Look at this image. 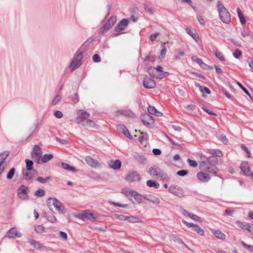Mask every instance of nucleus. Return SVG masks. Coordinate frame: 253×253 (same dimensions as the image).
Wrapping results in <instances>:
<instances>
[{"mask_svg":"<svg viewBox=\"0 0 253 253\" xmlns=\"http://www.w3.org/2000/svg\"><path fill=\"white\" fill-rule=\"evenodd\" d=\"M42 155V151L41 147L38 145H35L31 153L33 160L38 164H41V157Z\"/></svg>","mask_w":253,"mask_h":253,"instance_id":"nucleus-3","label":"nucleus"},{"mask_svg":"<svg viewBox=\"0 0 253 253\" xmlns=\"http://www.w3.org/2000/svg\"><path fill=\"white\" fill-rule=\"evenodd\" d=\"M184 54V51L178 49L177 53L173 56V58L175 60H179L181 57H182Z\"/></svg>","mask_w":253,"mask_h":253,"instance_id":"nucleus-36","label":"nucleus"},{"mask_svg":"<svg viewBox=\"0 0 253 253\" xmlns=\"http://www.w3.org/2000/svg\"><path fill=\"white\" fill-rule=\"evenodd\" d=\"M46 218L48 221L54 223L56 221V218L55 216L51 213L46 214Z\"/></svg>","mask_w":253,"mask_h":253,"instance_id":"nucleus-43","label":"nucleus"},{"mask_svg":"<svg viewBox=\"0 0 253 253\" xmlns=\"http://www.w3.org/2000/svg\"><path fill=\"white\" fill-rule=\"evenodd\" d=\"M122 193L128 199L132 200V195L135 193V191H134L129 188L125 187L122 189Z\"/></svg>","mask_w":253,"mask_h":253,"instance_id":"nucleus-15","label":"nucleus"},{"mask_svg":"<svg viewBox=\"0 0 253 253\" xmlns=\"http://www.w3.org/2000/svg\"><path fill=\"white\" fill-rule=\"evenodd\" d=\"M26 167H27V170L28 171H30L33 169V162L32 161L30 160L29 159H26L25 160Z\"/></svg>","mask_w":253,"mask_h":253,"instance_id":"nucleus-41","label":"nucleus"},{"mask_svg":"<svg viewBox=\"0 0 253 253\" xmlns=\"http://www.w3.org/2000/svg\"><path fill=\"white\" fill-rule=\"evenodd\" d=\"M21 234L15 228H12L6 233V236L9 238L15 239L21 236Z\"/></svg>","mask_w":253,"mask_h":253,"instance_id":"nucleus-10","label":"nucleus"},{"mask_svg":"<svg viewBox=\"0 0 253 253\" xmlns=\"http://www.w3.org/2000/svg\"><path fill=\"white\" fill-rule=\"evenodd\" d=\"M142 123L145 125H151L154 123L153 118L149 114L141 115L140 117Z\"/></svg>","mask_w":253,"mask_h":253,"instance_id":"nucleus-8","label":"nucleus"},{"mask_svg":"<svg viewBox=\"0 0 253 253\" xmlns=\"http://www.w3.org/2000/svg\"><path fill=\"white\" fill-rule=\"evenodd\" d=\"M62 167L64 169L68 170H70V171H72L74 172L77 171V170L75 167H72V166H70L69 164L65 163H62Z\"/></svg>","mask_w":253,"mask_h":253,"instance_id":"nucleus-34","label":"nucleus"},{"mask_svg":"<svg viewBox=\"0 0 253 253\" xmlns=\"http://www.w3.org/2000/svg\"><path fill=\"white\" fill-rule=\"evenodd\" d=\"M15 169L14 168H11L9 171L8 172L6 175V178L7 179H11L13 178L15 172Z\"/></svg>","mask_w":253,"mask_h":253,"instance_id":"nucleus-40","label":"nucleus"},{"mask_svg":"<svg viewBox=\"0 0 253 253\" xmlns=\"http://www.w3.org/2000/svg\"><path fill=\"white\" fill-rule=\"evenodd\" d=\"M83 216L84 218H87L90 220H94L95 217L92 213L85 212L83 214Z\"/></svg>","mask_w":253,"mask_h":253,"instance_id":"nucleus-49","label":"nucleus"},{"mask_svg":"<svg viewBox=\"0 0 253 253\" xmlns=\"http://www.w3.org/2000/svg\"><path fill=\"white\" fill-rule=\"evenodd\" d=\"M29 192V188L24 185H21L17 190V193L18 195H21L23 194H28Z\"/></svg>","mask_w":253,"mask_h":253,"instance_id":"nucleus-27","label":"nucleus"},{"mask_svg":"<svg viewBox=\"0 0 253 253\" xmlns=\"http://www.w3.org/2000/svg\"><path fill=\"white\" fill-rule=\"evenodd\" d=\"M217 8L220 19L225 23L228 24L231 21L230 14L220 1H218Z\"/></svg>","mask_w":253,"mask_h":253,"instance_id":"nucleus-2","label":"nucleus"},{"mask_svg":"<svg viewBox=\"0 0 253 253\" xmlns=\"http://www.w3.org/2000/svg\"><path fill=\"white\" fill-rule=\"evenodd\" d=\"M79 116H83V115H86L87 116V117H90V114L87 112L86 111H84V110H80L79 111Z\"/></svg>","mask_w":253,"mask_h":253,"instance_id":"nucleus-59","label":"nucleus"},{"mask_svg":"<svg viewBox=\"0 0 253 253\" xmlns=\"http://www.w3.org/2000/svg\"><path fill=\"white\" fill-rule=\"evenodd\" d=\"M28 242L30 244L31 246L36 249H40L42 248V245H41L39 242L32 239L28 238Z\"/></svg>","mask_w":253,"mask_h":253,"instance_id":"nucleus-22","label":"nucleus"},{"mask_svg":"<svg viewBox=\"0 0 253 253\" xmlns=\"http://www.w3.org/2000/svg\"><path fill=\"white\" fill-rule=\"evenodd\" d=\"M128 24V20L124 19H122L117 25L115 27V30L116 32H120L121 31L124 30L125 27Z\"/></svg>","mask_w":253,"mask_h":253,"instance_id":"nucleus-17","label":"nucleus"},{"mask_svg":"<svg viewBox=\"0 0 253 253\" xmlns=\"http://www.w3.org/2000/svg\"><path fill=\"white\" fill-rule=\"evenodd\" d=\"M200 168L203 170H205L209 173L215 174L217 172L218 169L213 165L211 164H203L202 162L200 164Z\"/></svg>","mask_w":253,"mask_h":253,"instance_id":"nucleus-7","label":"nucleus"},{"mask_svg":"<svg viewBox=\"0 0 253 253\" xmlns=\"http://www.w3.org/2000/svg\"><path fill=\"white\" fill-rule=\"evenodd\" d=\"M86 163L90 167L94 168H99L100 166V164L99 162L92 158L91 156H86L85 159Z\"/></svg>","mask_w":253,"mask_h":253,"instance_id":"nucleus-9","label":"nucleus"},{"mask_svg":"<svg viewBox=\"0 0 253 253\" xmlns=\"http://www.w3.org/2000/svg\"><path fill=\"white\" fill-rule=\"evenodd\" d=\"M35 231L38 233H42L44 232V228L43 226L39 225L35 227Z\"/></svg>","mask_w":253,"mask_h":253,"instance_id":"nucleus-47","label":"nucleus"},{"mask_svg":"<svg viewBox=\"0 0 253 253\" xmlns=\"http://www.w3.org/2000/svg\"><path fill=\"white\" fill-rule=\"evenodd\" d=\"M197 176L199 180L204 182H207L211 179V177L209 174L203 172H198Z\"/></svg>","mask_w":253,"mask_h":253,"instance_id":"nucleus-19","label":"nucleus"},{"mask_svg":"<svg viewBox=\"0 0 253 253\" xmlns=\"http://www.w3.org/2000/svg\"><path fill=\"white\" fill-rule=\"evenodd\" d=\"M214 53L215 56L219 59L220 61H224V57L222 54V53L218 51L217 49L214 50Z\"/></svg>","mask_w":253,"mask_h":253,"instance_id":"nucleus-38","label":"nucleus"},{"mask_svg":"<svg viewBox=\"0 0 253 253\" xmlns=\"http://www.w3.org/2000/svg\"><path fill=\"white\" fill-rule=\"evenodd\" d=\"M80 65L81 62H78L77 60H75L73 59L70 64V68L72 69V70H74L75 69L78 68Z\"/></svg>","mask_w":253,"mask_h":253,"instance_id":"nucleus-35","label":"nucleus"},{"mask_svg":"<svg viewBox=\"0 0 253 253\" xmlns=\"http://www.w3.org/2000/svg\"><path fill=\"white\" fill-rule=\"evenodd\" d=\"M45 195V191L44 190L42 189H39L35 192V195L39 197H42L43 196Z\"/></svg>","mask_w":253,"mask_h":253,"instance_id":"nucleus-46","label":"nucleus"},{"mask_svg":"<svg viewBox=\"0 0 253 253\" xmlns=\"http://www.w3.org/2000/svg\"><path fill=\"white\" fill-rule=\"evenodd\" d=\"M143 84L146 88H153L156 86L154 81L149 77H145L144 79Z\"/></svg>","mask_w":253,"mask_h":253,"instance_id":"nucleus-13","label":"nucleus"},{"mask_svg":"<svg viewBox=\"0 0 253 253\" xmlns=\"http://www.w3.org/2000/svg\"><path fill=\"white\" fill-rule=\"evenodd\" d=\"M92 59L93 61L95 62H98L101 61L100 57L97 54H95L94 55H93L92 57Z\"/></svg>","mask_w":253,"mask_h":253,"instance_id":"nucleus-62","label":"nucleus"},{"mask_svg":"<svg viewBox=\"0 0 253 253\" xmlns=\"http://www.w3.org/2000/svg\"><path fill=\"white\" fill-rule=\"evenodd\" d=\"M140 176L136 171L129 172L126 177V180L132 182L140 179Z\"/></svg>","mask_w":253,"mask_h":253,"instance_id":"nucleus-11","label":"nucleus"},{"mask_svg":"<svg viewBox=\"0 0 253 253\" xmlns=\"http://www.w3.org/2000/svg\"><path fill=\"white\" fill-rule=\"evenodd\" d=\"M147 139V135L146 133H144L143 132L141 133V136L139 138V141L140 142L142 143L143 140H146Z\"/></svg>","mask_w":253,"mask_h":253,"instance_id":"nucleus-63","label":"nucleus"},{"mask_svg":"<svg viewBox=\"0 0 253 253\" xmlns=\"http://www.w3.org/2000/svg\"><path fill=\"white\" fill-rule=\"evenodd\" d=\"M143 198L151 202L152 203L155 204H158L160 203V200L158 198L155 197L154 195L152 194H146L144 195Z\"/></svg>","mask_w":253,"mask_h":253,"instance_id":"nucleus-20","label":"nucleus"},{"mask_svg":"<svg viewBox=\"0 0 253 253\" xmlns=\"http://www.w3.org/2000/svg\"><path fill=\"white\" fill-rule=\"evenodd\" d=\"M186 32L190 35L195 41L198 42L199 40V37L196 32H194L190 28L185 29Z\"/></svg>","mask_w":253,"mask_h":253,"instance_id":"nucleus-26","label":"nucleus"},{"mask_svg":"<svg viewBox=\"0 0 253 253\" xmlns=\"http://www.w3.org/2000/svg\"><path fill=\"white\" fill-rule=\"evenodd\" d=\"M214 235L217 238L223 240L225 239V236L221 231L216 230L214 232Z\"/></svg>","mask_w":253,"mask_h":253,"instance_id":"nucleus-39","label":"nucleus"},{"mask_svg":"<svg viewBox=\"0 0 253 253\" xmlns=\"http://www.w3.org/2000/svg\"><path fill=\"white\" fill-rule=\"evenodd\" d=\"M119 219L120 220H126L130 222L135 223L139 222V218L138 217L131 216H125L124 215H120L119 216Z\"/></svg>","mask_w":253,"mask_h":253,"instance_id":"nucleus-14","label":"nucleus"},{"mask_svg":"<svg viewBox=\"0 0 253 253\" xmlns=\"http://www.w3.org/2000/svg\"><path fill=\"white\" fill-rule=\"evenodd\" d=\"M176 186H170L169 188V191L170 193L173 194V195L176 196H180L178 194V193L176 191Z\"/></svg>","mask_w":253,"mask_h":253,"instance_id":"nucleus-45","label":"nucleus"},{"mask_svg":"<svg viewBox=\"0 0 253 253\" xmlns=\"http://www.w3.org/2000/svg\"><path fill=\"white\" fill-rule=\"evenodd\" d=\"M187 173H188V170H184V169H182V170H179L176 172V174L178 175V176H185Z\"/></svg>","mask_w":253,"mask_h":253,"instance_id":"nucleus-56","label":"nucleus"},{"mask_svg":"<svg viewBox=\"0 0 253 253\" xmlns=\"http://www.w3.org/2000/svg\"><path fill=\"white\" fill-rule=\"evenodd\" d=\"M161 169L157 166L150 167L148 169V173L152 177L157 176Z\"/></svg>","mask_w":253,"mask_h":253,"instance_id":"nucleus-18","label":"nucleus"},{"mask_svg":"<svg viewBox=\"0 0 253 253\" xmlns=\"http://www.w3.org/2000/svg\"><path fill=\"white\" fill-rule=\"evenodd\" d=\"M117 129L118 131H120L124 135L126 134V132H127L128 130L127 128L123 125H118L117 126Z\"/></svg>","mask_w":253,"mask_h":253,"instance_id":"nucleus-37","label":"nucleus"},{"mask_svg":"<svg viewBox=\"0 0 253 253\" xmlns=\"http://www.w3.org/2000/svg\"><path fill=\"white\" fill-rule=\"evenodd\" d=\"M75 121L77 123L81 124L86 127H92L95 125L93 121L85 118L83 116H78V117L76 119Z\"/></svg>","mask_w":253,"mask_h":253,"instance_id":"nucleus-4","label":"nucleus"},{"mask_svg":"<svg viewBox=\"0 0 253 253\" xmlns=\"http://www.w3.org/2000/svg\"><path fill=\"white\" fill-rule=\"evenodd\" d=\"M8 155L9 152L7 151L0 153V175L4 171L5 168L7 166V163L5 160L7 159Z\"/></svg>","mask_w":253,"mask_h":253,"instance_id":"nucleus-5","label":"nucleus"},{"mask_svg":"<svg viewBox=\"0 0 253 253\" xmlns=\"http://www.w3.org/2000/svg\"><path fill=\"white\" fill-rule=\"evenodd\" d=\"M53 158V155L47 154L44 155L42 159H41V162L47 163Z\"/></svg>","mask_w":253,"mask_h":253,"instance_id":"nucleus-33","label":"nucleus"},{"mask_svg":"<svg viewBox=\"0 0 253 253\" xmlns=\"http://www.w3.org/2000/svg\"><path fill=\"white\" fill-rule=\"evenodd\" d=\"M241 35L243 38L242 40L244 42H250L251 36L249 33L246 32L244 29L241 31Z\"/></svg>","mask_w":253,"mask_h":253,"instance_id":"nucleus-29","label":"nucleus"},{"mask_svg":"<svg viewBox=\"0 0 253 253\" xmlns=\"http://www.w3.org/2000/svg\"><path fill=\"white\" fill-rule=\"evenodd\" d=\"M134 158L135 160L140 163H143L146 161L145 157L142 155H135Z\"/></svg>","mask_w":253,"mask_h":253,"instance_id":"nucleus-48","label":"nucleus"},{"mask_svg":"<svg viewBox=\"0 0 253 253\" xmlns=\"http://www.w3.org/2000/svg\"><path fill=\"white\" fill-rule=\"evenodd\" d=\"M242 52L240 51L238 49H236L234 52H233V56L236 58H238L241 55Z\"/></svg>","mask_w":253,"mask_h":253,"instance_id":"nucleus-61","label":"nucleus"},{"mask_svg":"<svg viewBox=\"0 0 253 253\" xmlns=\"http://www.w3.org/2000/svg\"><path fill=\"white\" fill-rule=\"evenodd\" d=\"M135 201H132L133 204H140L142 201V196L135 191V193L132 195Z\"/></svg>","mask_w":253,"mask_h":253,"instance_id":"nucleus-25","label":"nucleus"},{"mask_svg":"<svg viewBox=\"0 0 253 253\" xmlns=\"http://www.w3.org/2000/svg\"><path fill=\"white\" fill-rule=\"evenodd\" d=\"M219 139L224 144H226L228 142V139L226 138L225 135H221L219 137Z\"/></svg>","mask_w":253,"mask_h":253,"instance_id":"nucleus-64","label":"nucleus"},{"mask_svg":"<svg viewBox=\"0 0 253 253\" xmlns=\"http://www.w3.org/2000/svg\"><path fill=\"white\" fill-rule=\"evenodd\" d=\"M156 177L160 180H163L166 181H169L170 180L169 177L162 169L160 171Z\"/></svg>","mask_w":253,"mask_h":253,"instance_id":"nucleus-21","label":"nucleus"},{"mask_svg":"<svg viewBox=\"0 0 253 253\" xmlns=\"http://www.w3.org/2000/svg\"><path fill=\"white\" fill-rule=\"evenodd\" d=\"M237 13L238 15V17L240 19V22L242 23V25H245L246 24V20L244 18V15L242 14L241 9L239 8H237Z\"/></svg>","mask_w":253,"mask_h":253,"instance_id":"nucleus-32","label":"nucleus"},{"mask_svg":"<svg viewBox=\"0 0 253 253\" xmlns=\"http://www.w3.org/2000/svg\"><path fill=\"white\" fill-rule=\"evenodd\" d=\"M155 69V73H168L167 72H164L163 71V67L160 65L157 66L156 68H154Z\"/></svg>","mask_w":253,"mask_h":253,"instance_id":"nucleus-55","label":"nucleus"},{"mask_svg":"<svg viewBox=\"0 0 253 253\" xmlns=\"http://www.w3.org/2000/svg\"><path fill=\"white\" fill-rule=\"evenodd\" d=\"M148 112L149 114L154 115L157 117L162 116L163 115L162 113L159 112L154 107L151 106L148 107Z\"/></svg>","mask_w":253,"mask_h":253,"instance_id":"nucleus-24","label":"nucleus"},{"mask_svg":"<svg viewBox=\"0 0 253 253\" xmlns=\"http://www.w3.org/2000/svg\"><path fill=\"white\" fill-rule=\"evenodd\" d=\"M50 177H46V178H43L42 177H39L37 180L42 183H46L48 179H49Z\"/></svg>","mask_w":253,"mask_h":253,"instance_id":"nucleus-57","label":"nucleus"},{"mask_svg":"<svg viewBox=\"0 0 253 253\" xmlns=\"http://www.w3.org/2000/svg\"><path fill=\"white\" fill-rule=\"evenodd\" d=\"M187 162L189 165L192 167L196 168L198 166L197 162L194 160H192L190 159H188Z\"/></svg>","mask_w":253,"mask_h":253,"instance_id":"nucleus-53","label":"nucleus"},{"mask_svg":"<svg viewBox=\"0 0 253 253\" xmlns=\"http://www.w3.org/2000/svg\"><path fill=\"white\" fill-rule=\"evenodd\" d=\"M109 166L113 169H118L121 167V162L120 160H117L115 161H111L109 163Z\"/></svg>","mask_w":253,"mask_h":253,"instance_id":"nucleus-23","label":"nucleus"},{"mask_svg":"<svg viewBox=\"0 0 253 253\" xmlns=\"http://www.w3.org/2000/svg\"><path fill=\"white\" fill-rule=\"evenodd\" d=\"M61 96L60 95H57L53 99V101H52V104L53 105H56L59 102V101L61 100Z\"/></svg>","mask_w":253,"mask_h":253,"instance_id":"nucleus-50","label":"nucleus"},{"mask_svg":"<svg viewBox=\"0 0 253 253\" xmlns=\"http://www.w3.org/2000/svg\"><path fill=\"white\" fill-rule=\"evenodd\" d=\"M24 178L25 180H30L33 178V175L29 172V171L26 170L23 171Z\"/></svg>","mask_w":253,"mask_h":253,"instance_id":"nucleus-42","label":"nucleus"},{"mask_svg":"<svg viewBox=\"0 0 253 253\" xmlns=\"http://www.w3.org/2000/svg\"><path fill=\"white\" fill-rule=\"evenodd\" d=\"M83 58V53L82 52L78 53L73 58L74 60H77L78 62H81Z\"/></svg>","mask_w":253,"mask_h":253,"instance_id":"nucleus-51","label":"nucleus"},{"mask_svg":"<svg viewBox=\"0 0 253 253\" xmlns=\"http://www.w3.org/2000/svg\"><path fill=\"white\" fill-rule=\"evenodd\" d=\"M218 161L217 158L215 156H211L209 158V159H206L205 161H203V164H205V165H207L208 164H211V162H213L214 163H216Z\"/></svg>","mask_w":253,"mask_h":253,"instance_id":"nucleus-28","label":"nucleus"},{"mask_svg":"<svg viewBox=\"0 0 253 253\" xmlns=\"http://www.w3.org/2000/svg\"><path fill=\"white\" fill-rule=\"evenodd\" d=\"M196 62L202 68H205L207 65L204 63L202 59L198 58L196 59Z\"/></svg>","mask_w":253,"mask_h":253,"instance_id":"nucleus-60","label":"nucleus"},{"mask_svg":"<svg viewBox=\"0 0 253 253\" xmlns=\"http://www.w3.org/2000/svg\"><path fill=\"white\" fill-rule=\"evenodd\" d=\"M47 205L50 210L53 211V208H55V210H56L59 214H64L66 212L63 205L56 198H48L47 201Z\"/></svg>","mask_w":253,"mask_h":253,"instance_id":"nucleus-1","label":"nucleus"},{"mask_svg":"<svg viewBox=\"0 0 253 253\" xmlns=\"http://www.w3.org/2000/svg\"><path fill=\"white\" fill-rule=\"evenodd\" d=\"M192 230L200 235H204V230L200 227L199 225L195 224L193 228H192Z\"/></svg>","mask_w":253,"mask_h":253,"instance_id":"nucleus-31","label":"nucleus"},{"mask_svg":"<svg viewBox=\"0 0 253 253\" xmlns=\"http://www.w3.org/2000/svg\"><path fill=\"white\" fill-rule=\"evenodd\" d=\"M147 186L149 187H153L156 189H158L160 187V184L158 182L155 180H149L146 182Z\"/></svg>","mask_w":253,"mask_h":253,"instance_id":"nucleus-30","label":"nucleus"},{"mask_svg":"<svg viewBox=\"0 0 253 253\" xmlns=\"http://www.w3.org/2000/svg\"><path fill=\"white\" fill-rule=\"evenodd\" d=\"M196 85L199 87V89L200 90L201 92L204 93V92H205L207 94H210V90L208 87L205 86H202L200 84H197Z\"/></svg>","mask_w":253,"mask_h":253,"instance_id":"nucleus-44","label":"nucleus"},{"mask_svg":"<svg viewBox=\"0 0 253 253\" xmlns=\"http://www.w3.org/2000/svg\"><path fill=\"white\" fill-rule=\"evenodd\" d=\"M117 18L115 16H111L108 20L107 22L105 23L102 29L104 31L109 30L116 23Z\"/></svg>","mask_w":253,"mask_h":253,"instance_id":"nucleus-12","label":"nucleus"},{"mask_svg":"<svg viewBox=\"0 0 253 253\" xmlns=\"http://www.w3.org/2000/svg\"><path fill=\"white\" fill-rule=\"evenodd\" d=\"M148 73L153 78H156V79H162L165 77H167L169 75V73H155V69L154 68L152 67H149L147 69Z\"/></svg>","mask_w":253,"mask_h":253,"instance_id":"nucleus-6","label":"nucleus"},{"mask_svg":"<svg viewBox=\"0 0 253 253\" xmlns=\"http://www.w3.org/2000/svg\"><path fill=\"white\" fill-rule=\"evenodd\" d=\"M241 243L242 245L246 249H248L250 251L253 250V246L248 245L246 244L244 241H241Z\"/></svg>","mask_w":253,"mask_h":253,"instance_id":"nucleus-58","label":"nucleus"},{"mask_svg":"<svg viewBox=\"0 0 253 253\" xmlns=\"http://www.w3.org/2000/svg\"><path fill=\"white\" fill-rule=\"evenodd\" d=\"M240 168L244 175L248 176H250V168L248 162H243L240 166Z\"/></svg>","mask_w":253,"mask_h":253,"instance_id":"nucleus-16","label":"nucleus"},{"mask_svg":"<svg viewBox=\"0 0 253 253\" xmlns=\"http://www.w3.org/2000/svg\"><path fill=\"white\" fill-rule=\"evenodd\" d=\"M236 225L241 228V229H245L246 228V226H247V223L245 222H242L239 221H237L236 223Z\"/></svg>","mask_w":253,"mask_h":253,"instance_id":"nucleus-52","label":"nucleus"},{"mask_svg":"<svg viewBox=\"0 0 253 253\" xmlns=\"http://www.w3.org/2000/svg\"><path fill=\"white\" fill-rule=\"evenodd\" d=\"M189 217L194 220H196L199 222L201 221V218L198 215L194 214L193 213H191V214L189 215Z\"/></svg>","mask_w":253,"mask_h":253,"instance_id":"nucleus-54","label":"nucleus"}]
</instances>
